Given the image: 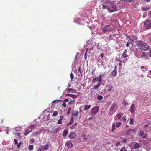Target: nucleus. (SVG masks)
Listing matches in <instances>:
<instances>
[{
    "label": "nucleus",
    "instance_id": "33",
    "mask_svg": "<svg viewBox=\"0 0 151 151\" xmlns=\"http://www.w3.org/2000/svg\"><path fill=\"white\" fill-rule=\"evenodd\" d=\"M60 129V127H58L56 128L55 130V132H57L59 131Z\"/></svg>",
    "mask_w": 151,
    "mask_h": 151
},
{
    "label": "nucleus",
    "instance_id": "9",
    "mask_svg": "<svg viewBox=\"0 0 151 151\" xmlns=\"http://www.w3.org/2000/svg\"><path fill=\"white\" fill-rule=\"evenodd\" d=\"M127 50H125L123 53L121 57L123 58H125V59H128L129 58V57H128V55L127 54Z\"/></svg>",
    "mask_w": 151,
    "mask_h": 151
},
{
    "label": "nucleus",
    "instance_id": "34",
    "mask_svg": "<svg viewBox=\"0 0 151 151\" xmlns=\"http://www.w3.org/2000/svg\"><path fill=\"white\" fill-rule=\"evenodd\" d=\"M78 70L79 72L80 73H81L82 72V71L80 66H79L78 67Z\"/></svg>",
    "mask_w": 151,
    "mask_h": 151
},
{
    "label": "nucleus",
    "instance_id": "49",
    "mask_svg": "<svg viewBox=\"0 0 151 151\" xmlns=\"http://www.w3.org/2000/svg\"><path fill=\"white\" fill-rule=\"evenodd\" d=\"M21 142H20V143H19L17 145V148H20V147L21 146Z\"/></svg>",
    "mask_w": 151,
    "mask_h": 151
},
{
    "label": "nucleus",
    "instance_id": "60",
    "mask_svg": "<svg viewBox=\"0 0 151 151\" xmlns=\"http://www.w3.org/2000/svg\"><path fill=\"white\" fill-rule=\"evenodd\" d=\"M86 55H87V52H86L85 54L84 55V57L85 59L86 58Z\"/></svg>",
    "mask_w": 151,
    "mask_h": 151
},
{
    "label": "nucleus",
    "instance_id": "11",
    "mask_svg": "<svg viewBox=\"0 0 151 151\" xmlns=\"http://www.w3.org/2000/svg\"><path fill=\"white\" fill-rule=\"evenodd\" d=\"M147 54L144 52H142V53L140 57H141L142 59L145 60L147 59L148 58V57L147 56Z\"/></svg>",
    "mask_w": 151,
    "mask_h": 151
},
{
    "label": "nucleus",
    "instance_id": "37",
    "mask_svg": "<svg viewBox=\"0 0 151 151\" xmlns=\"http://www.w3.org/2000/svg\"><path fill=\"white\" fill-rule=\"evenodd\" d=\"M58 115V112L57 111H55L54 112L53 114H52V116H57Z\"/></svg>",
    "mask_w": 151,
    "mask_h": 151
},
{
    "label": "nucleus",
    "instance_id": "58",
    "mask_svg": "<svg viewBox=\"0 0 151 151\" xmlns=\"http://www.w3.org/2000/svg\"><path fill=\"white\" fill-rule=\"evenodd\" d=\"M120 144V142H118L116 144V147H117Z\"/></svg>",
    "mask_w": 151,
    "mask_h": 151
},
{
    "label": "nucleus",
    "instance_id": "15",
    "mask_svg": "<svg viewBox=\"0 0 151 151\" xmlns=\"http://www.w3.org/2000/svg\"><path fill=\"white\" fill-rule=\"evenodd\" d=\"M65 146H67L68 148H71L73 147V145L71 142H66L65 144Z\"/></svg>",
    "mask_w": 151,
    "mask_h": 151
},
{
    "label": "nucleus",
    "instance_id": "52",
    "mask_svg": "<svg viewBox=\"0 0 151 151\" xmlns=\"http://www.w3.org/2000/svg\"><path fill=\"white\" fill-rule=\"evenodd\" d=\"M57 101L58 102L59 101H62V100H54L53 102H52V103H53V102H55V101Z\"/></svg>",
    "mask_w": 151,
    "mask_h": 151
},
{
    "label": "nucleus",
    "instance_id": "7",
    "mask_svg": "<svg viewBox=\"0 0 151 151\" xmlns=\"http://www.w3.org/2000/svg\"><path fill=\"white\" fill-rule=\"evenodd\" d=\"M134 143L133 147V149H137L139 148L142 145L141 143H138L136 142H132V143Z\"/></svg>",
    "mask_w": 151,
    "mask_h": 151
},
{
    "label": "nucleus",
    "instance_id": "45",
    "mask_svg": "<svg viewBox=\"0 0 151 151\" xmlns=\"http://www.w3.org/2000/svg\"><path fill=\"white\" fill-rule=\"evenodd\" d=\"M62 105L64 107H65L66 106V104L65 102L63 101V103L62 104Z\"/></svg>",
    "mask_w": 151,
    "mask_h": 151
},
{
    "label": "nucleus",
    "instance_id": "35",
    "mask_svg": "<svg viewBox=\"0 0 151 151\" xmlns=\"http://www.w3.org/2000/svg\"><path fill=\"white\" fill-rule=\"evenodd\" d=\"M71 92L72 93H77V91L75 89L72 88V90L71 91Z\"/></svg>",
    "mask_w": 151,
    "mask_h": 151
},
{
    "label": "nucleus",
    "instance_id": "5",
    "mask_svg": "<svg viewBox=\"0 0 151 151\" xmlns=\"http://www.w3.org/2000/svg\"><path fill=\"white\" fill-rule=\"evenodd\" d=\"M144 25L145 29L147 30L151 28V22L149 20H146L144 22Z\"/></svg>",
    "mask_w": 151,
    "mask_h": 151
},
{
    "label": "nucleus",
    "instance_id": "19",
    "mask_svg": "<svg viewBox=\"0 0 151 151\" xmlns=\"http://www.w3.org/2000/svg\"><path fill=\"white\" fill-rule=\"evenodd\" d=\"M64 117L63 116H61L60 117V119L58 120L57 123L58 124H60L62 123V120Z\"/></svg>",
    "mask_w": 151,
    "mask_h": 151
},
{
    "label": "nucleus",
    "instance_id": "3",
    "mask_svg": "<svg viewBox=\"0 0 151 151\" xmlns=\"http://www.w3.org/2000/svg\"><path fill=\"white\" fill-rule=\"evenodd\" d=\"M116 104L115 103H113L110 107L108 114L110 115H112L113 113L116 111Z\"/></svg>",
    "mask_w": 151,
    "mask_h": 151
},
{
    "label": "nucleus",
    "instance_id": "25",
    "mask_svg": "<svg viewBox=\"0 0 151 151\" xmlns=\"http://www.w3.org/2000/svg\"><path fill=\"white\" fill-rule=\"evenodd\" d=\"M32 131V130H30V131L29 130V129H27L25 132L24 135L25 136L28 134L30 132H31Z\"/></svg>",
    "mask_w": 151,
    "mask_h": 151
},
{
    "label": "nucleus",
    "instance_id": "26",
    "mask_svg": "<svg viewBox=\"0 0 151 151\" xmlns=\"http://www.w3.org/2000/svg\"><path fill=\"white\" fill-rule=\"evenodd\" d=\"M122 115L121 113H119L116 116V117L117 116L119 119H120L121 118Z\"/></svg>",
    "mask_w": 151,
    "mask_h": 151
},
{
    "label": "nucleus",
    "instance_id": "55",
    "mask_svg": "<svg viewBox=\"0 0 151 151\" xmlns=\"http://www.w3.org/2000/svg\"><path fill=\"white\" fill-rule=\"evenodd\" d=\"M69 101V100L68 99H65L64 100V102H68Z\"/></svg>",
    "mask_w": 151,
    "mask_h": 151
},
{
    "label": "nucleus",
    "instance_id": "32",
    "mask_svg": "<svg viewBox=\"0 0 151 151\" xmlns=\"http://www.w3.org/2000/svg\"><path fill=\"white\" fill-rule=\"evenodd\" d=\"M71 110V108L70 107L68 108V109L67 112V114L68 115H70V112Z\"/></svg>",
    "mask_w": 151,
    "mask_h": 151
},
{
    "label": "nucleus",
    "instance_id": "40",
    "mask_svg": "<svg viewBox=\"0 0 151 151\" xmlns=\"http://www.w3.org/2000/svg\"><path fill=\"white\" fill-rule=\"evenodd\" d=\"M103 98V97L101 95H98V99L99 100H101Z\"/></svg>",
    "mask_w": 151,
    "mask_h": 151
},
{
    "label": "nucleus",
    "instance_id": "10",
    "mask_svg": "<svg viewBox=\"0 0 151 151\" xmlns=\"http://www.w3.org/2000/svg\"><path fill=\"white\" fill-rule=\"evenodd\" d=\"M144 134V131L143 130H141L139 132L138 135L140 136L143 139H145L146 138V135L143 136V134Z\"/></svg>",
    "mask_w": 151,
    "mask_h": 151
},
{
    "label": "nucleus",
    "instance_id": "61",
    "mask_svg": "<svg viewBox=\"0 0 151 151\" xmlns=\"http://www.w3.org/2000/svg\"><path fill=\"white\" fill-rule=\"evenodd\" d=\"M99 75L100 76H101V78L102 79V77L104 76L105 75L104 74H102V75L100 74Z\"/></svg>",
    "mask_w": 151,
    "mask_h": 151
},
{
    "label": "nucleus",
    "instance_id": "21",
    "mask_svg": "<svg viewBox=\"0 0 151 151\" xmlns=\"http://www.w3.org/2000/svg\"><path fill=\"white\" fill-rule=\"evenodd\" d=\"M78 111H76L75 110H73L72 111L71 114L73 116H77L78 115Z\"/></svg>",
    "mask_w": 151,
    "mask_h": 151
},
{
    "label": "nucleus",
    "instance_id": "27",
    "mask_svg": "<svg viewBox=\"0 0 151 151\" xmlns=\"http://www.w3.org/2000/svg\"><path fill=\"white\" fill-rule=\"evenodd\" d=\"M100 86V84H99L93 86V88L94 90H96L98 89L99 88Z\"/></svg>",
    "mask_w": 151,
    "mask_h": 151
},
{
    "label": "nucleus",
    "instance_id": "62",
    "mask_svg": "<svg viewBox=\"0 0 151 151\" xmlns=\"http://www.w3.org/2000/svg\"><path fill=\"white\" fill-rule=\"evenodd\" d=\"M82 137L84 138L85 139H86L87 138L86 137L85 135H83Z\"/></svg>",
    "mask_w": 151,
    "mask_h": 151
},
{
    "label": "nucleus",
    "instance_id": "56",
    "mask_svg": "<svg viewBox=\"0 0 151 151\" xmlns=\"http://www.w3.org/2000/svg\"><path fill=\"white\" fill-rule=\"evenodd\" d=\"M141 55H139L138 54H137V57H138V58H142L141 57H140Z\"/></svg>",
    "mask_w": 151,
    "mask_h": 151
},
{
    "label": "nucleus",
    "instance_id": "1",
    "mask_svg": "<svg viewBox=\"0 0 151 151\" xmlns=\"http://www.w3.org/2000/svg\"><path fill=\"white\" fill-rule=\"evenodd\" d=\"M103 9H107L111 12H112L117 10V8L114 4L112 3L105 2L103 4Z\"/></svg>",
    "mask_w": 151,
    "mask_h": 151
},
{
    "label": "nucleus",
    "instance_id": "48",
    "mask_svg": "<svg viewBox=\"0 0 151 151\" xmlns=\"http://www.w3.org/2000/svg\"><path fill=\"white\" fill-rule=\"evenodd\" d=\"M39 134V133L38 132H35L33 133V134L35 135H37Z\"/></svg>",
    "mask_w": 151,
    "mask_h": 151
},
{
    "label": "nucleus",
    "instance_id": "22",
    "mask_svg": "<svg viewBox=\"0 0 151 151\" xmlns=\"http://www.w3.org/2000/svg\"><path fill=\"white\" fill-rule=\"evenodd\" d=\"M91 106L90 105H85L84 108L85 110H87L90 109Z\"/></svg>",
    "mask_w": 151,
    "mask_h": 151
},
{
    "label": "nucleus",
    "instance_id": "23",
    "mask_svg": "<svg viewBox=\"0 0 151 151\" xmlns=\"http://www.w3.org/2000/svg\"><path fill=\"white\" fill-rule=\"evenodd\" d=\"M132 133V129H129L126 132V134L127 135H129Z\"/></svg>",
    "mask_w": 151,
    "mask_h": 151
},
{
    "label": "nucleus",
    "instance_id": "14",
    "mask_svg": "<svg viewBox=\"0 0 151 151\" xmlns=\"http://www.w3.org/2000/svg\"><path fill=\"white\" fill-rule=\"evenodd\" d=\"M76 134L75 133L73 132L70 133L68 137L70 139H74L76 137Z\"/></svg>",
    "mask_w": 151,
    "mask_h": 151
},
{
    "label": "nucleus",
    "instance_id": "41",
    "mask_svg": "<svg viewBox=\"0 0 151 151\" xmlns=\"http://www.w3.org/2000/svg\"><path fill=\"white\" fill-rule=\"evenodd\" d=\"M77 125V123H76L75 124H74V125H73L72 126V127H70V129H73V128H75V126Z\"/></svg>",
    "mask_w": 151,
    "mask_h": 151
},
{
    "label": "nucleus",
    "instance_id": "46",
    "mask_svg": "<svg viewBox=\"0 0 151 151\" xmlns=\"http://www.w3.org/2000/svg\"><path fill=\"white\" fill-rule=\"evenodd\" d=\"M112 86L109 87H108V91H111L112 89Z\"/></svg>",
    "mask_w": 151,
    "mask_h": 151
},
{
    "label": "nucleus",
    "instance_id": "16",
    "mask_svg": "<svg viewBox=\"0 0 151 151\" xmlns=\"http://www.w3.org/2000/svg\"><path fill=\"white\" fill-rule=\"evenodd\" d=\"M111 74L114 77L116 75L117 73V70L116 68L111 73Z\"/></svg>",
    "mask_w": 151,
    "mask_h": 151
},
{
    "label": "nucleus",
    "instance_id": "13",
    "mask_svg": "<svg viewBox=\"0 0 151 151\" xmlns=\"http://www.w3.org/2000/svg\"><path fill=\"white\" fill-rule=\"evenodd\" d=\"M129 109H130V111L132 113H134L136 110V107L133 104H132Z\"/></svg>",
    "mask_w": 151,
    "mask_h": 151
},
{
    "label": "nucleus",
    "instance_id": "12",
    "mask_svg": "<svg viewBox=\"0 0 151 151\" xmlns=\"http://www.w3.org/2000/svg\"><path fill=\"white\" fill-rule=\"evenodd\" d=\"M80 94V93H79L78 95H76L73 94H70L69 93H68L66 94V96H70V97L72 98L73 99L76 98L77 97L79 96V94Z\"/></svg>",
    "mask_w": 151,
    "mask_h": 151
},
{
    "label": "nucleus",
    "instance_id": "17",
    "mask_svg": "<svg viewBox=\"0 0 151 151\" xmlns=\"http://www.w3.org/2000/svg\"><path fill=\"white\" fill-rule=\"evenodd\" d=\"M127 60L128 59L121 57L119 59V61L125 63L127 62Z\"/></svg>",
    "mask_w": 151,
    "mask_h": 151
},
{
    "label": "nucleus",
    "instance_id": "39",
    "mask_svg": "<svg viewBox=\"0 0 151 151\" xmlns=\"http://www.w3.org/2000/svg\"><path fill=\"white\" fill-rule=\"evenodd\" d=\"M28 128L31 129H33L35 128V126L33 125H30L29 126Z\"/></svg>",
    "mask_w": 151,
    "mask_h": 151
},
{
    "label": "nucleus",
    "instance_id": "50",
    "mask_svg": "<svg viewBox=\"0 0 151 151\" xmlns=\"http://www.w3.org/2000/svg\"><path fill=\"white\" fill-rule=\"evenodd\" d=\"M132 133H135L137 129L135 128L133 129H132Z\"/></svg>",
    "mask_w": 151,
    "mask_h": 151
},
{
    "label": "nucleus",
    "instance_id": "64",
    "mask_svg": "<svg viewBox=\"0 0 151 151\" xmlns=\"http://www.w3.org/2000/svg\"><path fill=\"white\" fill-rule=\"evenodd\" d=\"M30 141L32 143H33L34 142V140H33L32 139H30Z\"/></svg>",
    "mask_w": 151,
    "mask_h": 151
},
{
    "label": "nucleus",
    "instance_id": "63",
    "mask_svg": "<svg viewBox=\"0 0 151 151\" xmlns=\"http://www.w3.org/2000/svg\"><path fill=\"white\" fill-rule=\"evenodd\" d=\"M103 53H101V55H100V56H101V58H103Z\"/></svg>",
    "mask_w": 151,
    "mask_h": 151
},
{
    "label": "nucleus",
    "instance_id": "2",
    "mask_svg": "<svg viewBox=\"0 0 151 151\" xmlns=\"http://www.w3.org/2000/svg\"><path fill=\"white\" fill-rule=\"evenodd\" d=\"M137 44L139 49L142 51H146L149 48V45L142 41H138L137 42Z\"/></svg>",
    "mask_w": 151,
    "mask_h": 151
},
{
    "label": "nucleus",
    "instance_id": "51",
    "mask_svg": "<svg viewBox=\"0 0 151 151\" xmlns=\"http://www.w3.org/2000/svg\"><path fill=\"white\" fill-rule=\"evenodd\" d=\"M14 143L15 145H17L18 144V142L17 141V140L15 139H14Z\"/></svg>",
    "mask_w": 151,
    "mask_h": 151
},
{
    "label": "nucleus",
    "instance_id": "54",
    "mask_svg": "<svg viewBox=\"0 0 151 151\" xmlns=\"http://www.w3.org/2000/svg\"><path fill=\"white\" fill-rule=\"evenodd\" d=\"M148 125H145L144 126V129H145L148 127Z\"/></svg>",
    "mask_w": 151,
    "mask_h": 151
},
{
    "label": "nucleus",
    "instance_id": "38",
    "mask_svg": "<svg viewBox=\"0 0 151 151\" xmlns=\"http://www.w3.org/2000/svg\"><path fill=\"white\" fill-rule=\"evenodd\" d=\"M72 88H68L65 90V92L67 91V92H70L71 91Z\"/></svg>",
    "mask_w": 151,
    "mask_h": 151
},
{
    "label": "nucleus",
    "instance_id": "28",
    "mask_svg": "<svg viewBox=\"0 0 151 151\" xmlns=\"http://www.w3.org/2000/svg\"><path fill=\"white\" fill-rule=\"evenodd\" d=\"M33 149V145H30L28 147V149L29 150H32Z\"/></svg>",
    "mask_w": 151,
    "mask_h": 151
},
{
    "label": "nucleus",
    "instance_id": "18",
    "mask_svg": "<svg viewBox=\"0 0 151 151\" xmlns=\"http://www.w3.org/2000/svg\"><path fill=\"white\" fill-rule=\"evenodd\" d=\"M49 146L48 144H46L42 146V149L43 150H47L49 148Z\"/></svg>",
    "mask_w": 151,
    "mask_h": 151
},
{
    "label": "nucleus",
    "instance_id": "24",
    "mask_svg": "<svg viewBox=\"0 0 151 151\" xmlns=\"http://www.w3.org/2000/svg\"><path fill=\"white\" fill-rule=\"evenodd\" d=\"M74 121V119L73 117H72L71 118V120L70 122L67 124V125L72 124H73Z\"/></svg>",
    "mask_w": 151,
    "mask_h": 151
},
{
    "label": "nucleus",
    "instance_id": "8",
    "mask_svg": "<svg viewBox=\"0 0 151 151\" xmlns=\"http://www.w3.org/2000/svg\"><path fill=\"white\" fill-rule=\"evenodd\" d=\"M102 81V79L101 78V76H99V77H96L95 78L92 80V83H94L96 82H98L99 83H100Z\"/></svg>",
    "mask_w": 151,
    "mask_h": 151
},
{
    "label": "nucleus",
    "instance_id": "44",
    "mask_svg": "<svg viewBox=\"0 0 151 151\" xmlns=\"http://www.w3.org/2000/svg\"><path fill=\"white\" fill-rule=\"evenodd\" d=\"M122 119L123 121L124 122L126 121V119L125 117H124V116H123Z\"/></svg>",
    "mask_w": 151,
    "mask_h": 151
},
{
    "label": "nucleus",
    "instance_id": "30",
    "mask_svg": "<svg viewBox=\"0 0 151 151\" xmlns=\"http://www.w3.org/2000/svg\"><path fill=\"white\" fill-rule=\"evenodd\" d=\"M120 151H127V149H126L125 146H124L120 149Z\"/></svg>",
    "mask_w": 151,
    "mask_h": 151
},
{
    "label": "nucleus",
    "instance_id": "53",
    "mask_svg": "<svg viewBox=\"0 0 151 151\" xmlns=\"http://www.w3.org/2000/svg\"><path fill=\"white\" fill-rule=\"evenodd\" d=\"M123 142L126 143L127 142V140L126 139H124L122 140Z\"/></svg>",
    "mask_w": 151,
    "mask_h": 151
},
{
    "label": "nucleus",
    "instance_id": "43",
    "mask_svg": "<svg viewBox=\"0 0 151 151\" xmlns=\"http://www.w3.org/2000/svg\"><path fill=\"white\" fill-rule=\"evenodd\" d=\"M116 129V128L115 127H114V124H113V125H112V132H113L114 130V129Z\"/></svg>",
    "mask_w": 151,
    "mask_h": 151
},
{
    "label": "nucleus",
    "instance_id": "36",
    "mask_svg": "<svg viewBox=\"0 0 151 151\" xmlns=\"http://www.w3.org/2000/svg\"><path fill=\"white\" fill-rule=\"evenodd\" d=\"M123 104L125 106H126L127 105L129 104L126 101H123Z\"/></svg>",
    "mask_w": 151,
    "mask_h": 151
},
{
    "label": "nucleus",
    "instance_id": "20",
    "mask_svg": "<svg viewBox=\"0 0 151 151\" xmlns=\"http://www.w3.org/2000/svg\"><path fill=\"white\" fill-rule=\"evenodd\" d=\"M68 130L65 129L63 130V137H65L68 134Z\"/></svg>",
    "mask_w": 151,
    "mask_h": 151
},
{
    "label": "nucleus",
    "instance_id": "6",
    "mask_svg": "<svg viewBox=\"0 0 151 151\" xmlns=\"http://www.w3.org/2000/svg\"><path fill=\"white\" fill-rule=\"evenodd\" d=\"M99 111V108L97 107H95L91 110V114L92 116L95 115Z\"/></svg>",
    "mask_w": 151,
    "mask_h": 151
},
{
    "label": "nucleus",
    "instance_id": "59",
    "mask_svg": "<svg viewBox=\"0 0 151 151\" xmlns=\"http://www.w3.org/2000/svg\"><path fill=\"white\" fill-rule=\"evenodd\" d=\"M129 43L128 42H127V43L126 45V46L127 47H129Z\"/></svg>",
    "mask_w": 151,
    "mask_h": 151
},
{
    "label": "nucleus",
    "instance_id": "31",
    "mask_svg": "<svg viewBox=\"0 0 151 151\" xmlns=\"http://www.w3.org/2000/svg\"><path fill=\"white\" fill-rule=\"evenodd\" d=\"M121 124V122H117L116 123V127L117 128H118L120 126Z\"/></svg>",
    "mask_w": 151,
    "mask_h": 151
},
{
    "label": "nucleus",
    "instance_id": "47",
    "mask_svg": "<svg viewBox=\"0 0 151 151\" xmlns=\"http://www.w3.org/2000/svg\"><path fill=\"white\" fill-rule=\"evenodd\" d=\"M74 101V100H71L69 102L68 104L70 105L72 104L73 103Z\"/></svg>",
    "mask_w": 151,
    "mask_h": 151
},
{
    "label": "nucleus",
    "instance_id": "57",
    "mask_svg": "<svg viewBox=\"0 0 151 151\" xmlns=\"http://www.w3.org/2000/svg\"><path fill=\"white\" fill-rule=\"evenodd\" d=\"M149 16L151 18V10L148 13Z\"/></svg>",
    "mask_w": 151,
    "mask_h": 151
},
{
    "label": "nucleus",
    "instance_id": "29",
    "mask_svg": "<svg viewBox=\"0 0 151 151\" xmlns=\"http://www.w3.org/2000/svg\"><path fill=\"white\" fill-rule=\"evenodd\" d=\"M134 121V119L133 118H131L130 119V122L129 124H133V122Z\"/></svg>",
    "mask_w": 151,
    "mask_h": 151
},
{
    "label": "nucleus",
    "instance_id": "42",
    "mask_svg": "<svg viewBox=\"0 0 151 151\" xmlns=\"http://www.w3.org/2000/svg\"><path fill=\"white\" fill-rule=\"evenodd\" d=\"M70 77H71V80L72 81L73 79V74L71 73H70Z\"/></svg>",
    "mask_w": 151,
    "mask_h": 151
},
{
    "label": "nucleus",
    "instance_id": "4",
    "mask_svg": "<svg viewBox=\"0 0 151 151\" xmlns=\"http://www.w3.org/2000/svg\"><path fill=\"white\" fill-rule=\"evenodd\" d=\"M114 26L112 24H109L106 26L105 28H103L104 33L108 32L113 30Z\"/></svg>",
    "mask_w": 151,
    "mask_h": 151
}]
</instances>
